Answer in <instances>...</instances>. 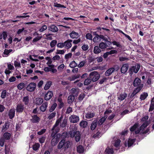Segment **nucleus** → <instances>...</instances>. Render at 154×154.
Instances as JSON below:
<instances>
[{"label": "nucleus", "mask_w": 154, "mask_h": 154, "mask_svg": "<svg viewBox=\"0 0 154 154\" xmlns=\"http://www.w3.org/2000/svg\"><path fill=\"white\" fill-rule=\"evenodd\" d=\"M63 116H62L57 119L55 122V124L54 125L52 129V133L51 134V136H53V138L51 140V144L53 146H55L58 142L59 140V137H60V134H57L56 136H54L55 134L57 133L59 130V128L57 126L61 121Z\"/></svg>", "instance_id": "1"}, {"label": "nucleus", "mask_w": 154, "mask_h": 154, "mask_svg": "<svg viewBox=\"0 0 154 154\" xmlns=\"http://www.w3.org/2000/svg\"><path fill=\"white\" fill-rule=\"evenodd\" d=\"M71 137H75L76 142L79 141L80 139V135L79 131H77L76 128H74V129L72 130L69 132Z\"/></svg>", "instance_id": "2"}, {"label": "nucleus", "mask_w": 154, "mask_h": 154, "mask_svg": "<svg viewBox=\"0 0 154 154\" xmlns=\"http://www.w3.org/2000/svg\"><path fill=\"white\" fill-rule=\"evenodd\" d=\"M89 77L93 82H95L100 78V75L97 72L94 71L90 73Z\"/></svg>", "instance_id": "3"}, {"label": "nucleus", "mask_w": 154, "mask_h": 154, "mask_svg": "<svg viewBox=\"0 0 154 154\" xmlns=\"http://www.w3.org/2000/svg\"><path fill=\"white\" fill-rule=\"evenodd\" d=\"M36 87V84L34 82H31L29 83L26 87V90L29 92H33L34 91Z\"/></svg>", "instance_id": "4"}, {"label": "nucleus", "mask_w": 154, "mask_h": 154, "mask_svg": "<svg viewBox=\"0 0 154 154\" xmlns=\"http://www.w3.org/2000/svg\"><path fill=\"white\" fill-rule=\"evenodd\" d=\"M14 67L13 65L10 63H8L7 68L5 69V73L7 75H9L11 72V70H14Z\"/></svg>", "instance_id": "5"}, {"label": "nucleus", "mask_w": 154, "mask_h": 154, "mask_svg": "<svg viewBox=\"0 0 154 154\" xmlns=\"http://www.w3.org/2000/svg\"><path fill=\"white\" fill-rule=\"evenodd\" d=\"M140 66L139 64L136 65L134 66H132L130 69L129 72L130 74H132L133 72L135 73L139 71Z\"/></svg>", "instance_id": "6"}, {"label": "nucleus", "mask_w": 154, "mask_h": 154, "mask_svg": "<svg viewBox=\"0 0 154 154\" xmlns=\"http://www.w3.org/2000/svg\"><path fill=\"white\" fill-rule=\"evenodd\" d=\"M70 122L73 123H76L78 122L79 120V117L77 116L73 115L69 117Z\"/></svg>", "instance_id": "7"}, {"label": "nucleus", "mask_w": 154, "mask_h": 154, "mask_svg": "<svg viewBox=\"0 0 154 154\" xmlns=\"http://www.w3.org/2000/svg\"><path fill=\"white\" fill-rule=\"evenodd\" d=\"M25 109L24 105L22 103L18 104L16 107L17 112L22 113Z\"/></svg>", "instance_id": "8"}, {"label": "nucleus", "mask_w": 154, "mask_h": 154, "mask_svg": "<svg viewBox=\"0 0 154 154\" xmlns=\"http://www.w3.org/2000/svg\"><path fill=\"white\" fill-rule=\"evenodd\" d=\"M72 40L71 39H68L65 41L64 42L65 48L67 49H69L72 46Z\"/></svg>", "instance_id": "9"}, {"label": "nucleus", "mask_w": 154, "mask_h": 154, "mask_svg": "<svg viewBox=\"0 0 154 154\" xmlns=\"http://www.w3.org/2000/svg\"><path fill=\"white\" fill-rule=\"evenodd\" d=\"M15 109L14 108L10 109L9 111L8 115L10 119H12L14 116Z\"/></svg>", "instance_id": "10"}, {"label": "nucleus", "mask_w": 154, "mask_h": 154, "mask_svg": "<svg viewBox=\"0 0 154 154\" xmlns=\"http://www.w3.org/2000/svg\"><path fill=\"white\" fill-rule=\"evenodd\" d=\"M129 67L128 64L125 63L123 64L121 68V71L122 73H125L127 71Z\"/></svg>", "instance_id": "11"}, {"label": "nucleus", "mask_w": 154, "mask_h": 154, "mask_svg": "<svg viewBox=\"0 0 154 154\" xmlns=\"http://www.w3.org/2000/svg\"><path fill=\"white\" fill-rule=\"evenodd\" d=\"M48 30L54 32H57L58 29L57 26L54 25H51L48 27Z\"/></svg>", "instance_id": "12"}, {"label": "nucleus", "mask_w": 154, "mask_h": 154, "mask_svg": "<svg viewBox=\"0 0 154 154\" xmlns=\"http://www.w3.org/2000/svg\"><path fill=\"white\" fill-rule=\"evenodd\" d=\"M53 93L51 91H49L45 94V99L46 100H49L53 96Z\"/></svg>", "instance_id": "13"}, {"label": "nucleus", "mask_w": 154, "mask_h": 154, "mask_svg": "<svg viewBox=\"0 0 154 154\" xmlns=\"http://www.w3.org/2000/svg\"><path fill=\"white\" fill-rule=\"evenodd\" d=\"M127 97V94L126 93L124 92L117 95L118 99L122 101L125 99Z\"/></svg>", "instance_id": "14"}, {"label": "nucleus", "mask_w": 154, "mask_h": 154, "mask_svg": "<svg viewBox=\"0 0 154 154\" xmlns=\"http://www.w3.org/2000/svg\"><path fill=\"white\" fill-rule=\"evenodd\" d=\"M69 35L71 38H77L79 36V34L74 31H72L69 34Z\"/></svg>", "instance_id": "15"}, {"label": "nucleus", "mask_w": 154, "mask_h": 154, "mask_svg": "<svg viewBox=\"0 0 154 154\" xmlns=\"http://www.w3.org/2000/svg\"><path fill=\"white\" fill-rule=\"evenodd\" d=\"M115 69L114 68L112 67L107 70L105 73L106 76H109L114 71Z\"/></svg>", "instance_id": "16"}, {"label": "nucleus", "mask_w": 154, "mask_h": 154, "mask_svg": "<svg viewBox=\"0 0 154 154\" xmlns=\"http://www.w3.org/2000/svg\"><path fill=\"white\" fill-rule=\"evenodd\" d=\"M40 120V119L37 115H35L32 116V119H31V122L34 123L38 122Z\"/></svg>", "instance_id": "17"}, {"label": "nucleus", "mask_w": 154, "mask_h": 154, "mask_svg": "<svg viewBox=\"0 0 154 154\" xmlns=\"http://www.w3.org/2000/svg\"><path fill=\"white\" fill-rule=\"evenodd\" d=\"M140 80L138 78H136L134 80L133 85L135 87H139L140 84Z\"/></svg>", "instance_id": "18"}, {"label": "nucleus", "mask_w": 154, "mask_h": 154, "mask_svg": "<svg viewBox=\"0 0 154 154\" xmlns=\"http://www.w3.org/2000/svg\"><path fill=\"white\" fill-rule=\"evenodd\" d=\"M148 125V124L147 122H144L140 127V130L138 129L137 131H135V133L136 134H138L139 133L140 130L143 129L144 128L147 126Z\"/></svg>", "instance_id": "19"}, {"label": "nucleus", "mask_w": 154, "mask_h": 154, "mask_svg": "<svg viewBox=\"0 0 154 154\" xmlns=\"http://www.w3.org/2000/svg\"><path fill=\"white\" fill-rule=\"evenodd\" d=\"M48 106V103L47 102L44 103L40 107L41 111L43 112H45Z\"/></svg>", "instance_id": "20"}, {"label": "nucleus", "mask_w": 154, "mask_h": 154, "mask_svg": "<svg viewBox=\"0 0 154 154\" xmlns=\"http://www.w3.org/2000/svg\"><path fill=\"white\" fill-rule=\"evenodd\" d=\"M11 134L10 133L8 132H5L3 135L2 137L5 140H8L10 139L11 137Z\"/></svg>", "instance_id": "21"}, {"label": "nucleus", "mask_w": 154, "mask_h": 154, "mask_svg": "<svg viewBox=\"0 0 154 154\" xmlns=\"http://www.w3.org/2000/svg\"><path fill=\"white\" fill-rule=\"evenodd\" d=\"M67 118H65L62 122L60 123V126L62 128L65 127L67 124Z\"/></svg>", "instance_id": "22"}, {"label": "nucleus", "mask_w": 154, "mask_h": 154, "mask_svg": "<svg viewBox=\"0 0 154 154\" xmlns=\"http://www.w3.org/2000/svg\"><path fill=\"white\" fill-rule=\"evenodd\" d=\"M95 116V114L94 113L89 112L86 114L85 117L88 119L92 118Z\"/></svg>", "instance_id": "23"}, {"label": "nucleus", "mask_w": 154, "mask_h": 154, "mask_svg": "<svg viewBox=\"0 0 154 154\" xmlns=\"http://www.w3.org/2000/svg\"><path fill=\"white\" fill-rule=\"evenodd\" d=\"M9 127V124L8 122H5L2 129V131L3 132L6 131Z\"/></svg>", "instance_id": "24"}, {"label": "nucleus", "mask_w": 154, "mask_h": 154, "mask_svg": "<svg viewBox=\"0 0 154 154\" xmlns=\"http://www.w3.org/2000/svg\"><path fill=\"white\" fill-rule=\"evenodd\" d=\"M148 96V94L146 92H143L140 95V99L141 100H145Z\"/></svg>", "instance_id": "25"}, {"label": "nucleus", "mask_w": 154, "mask_h": 154, "mask_svg": "<svg viewBox=\"0 0 154 154\" xmlns=\"http://www.w3.org/2000/svg\"><path fill=\"white\" fill-rule=\"evenodd\" d=\"M143 84H141L140 85L139 87H137L135 90L133 91V92L135 94H136L137 93L139 92L141 89L143 87Z\"/></svg>", "instance_id": "26"}, {"label": "nucleus", "mask_w": 154, "mask_h": 154, "mask_svg": "<svg viewBox=\"0 0 154 154\" xmlns=\"http://www.w3.org/2000/svg\"><path fill=\"white\" fill-rule=\"evenodd\" d=\"M13 50L12 49H5L4 52V55H3V56L4 57L8 56L9 55V54Z\"/></svg>", "instance_id": "27"}, {"label": "nucleus", "mask_w": 154, "mask_h": 154, "mask_svg": "<svg viewBox=\"0 0 154 154\" xmlns=\"http://www.w3.org/2000/svg\"><path fill=\"white\" fill-rule=\"evenodd\" d=\"M56 115V112H53L48 115L47 118L49 120H51L55 117Z\"/></svg>", "instance_id": "28"}, {"label": "nucleus", "mask_w": 154, "mask_h": 154, "mask_svg": "<svg viewBox=\"0 0 154 154\" xmlns=\"http://www.w3.org/2000/svg\"><path fill=\"white\" fill-rule=\"evenodd\" d=\"M74 100V97L72 95H69L68 98V102L69 103H71L73 102Z\"/></svg>", "instance_id": "29"}, {"label": "nucleus", "mask_w": 154, "mask_h": 154, "mask_svg": "<svg viewBox=\"0 0 154 154\" xmlns=\"http://www.w3.org/2000/svg\"><path fill=\"white\" fill-rule=\"evenodd\" d=\"M113 153V150L112 148H107L105 151V154H112Z\"/></svg>", "instance_id": "30"}, {"label": "nucleus", "mask_w": 154, "mask_h": 154, "mask_svg": "<svg viewBox=\"0 0 154 154\" xmlns=\"http://www.w3.org/2000/svg\"><path fill=\"white\" fill-rule=\"evenodd\" d=\"M29 97L28 96L24 97L23 99V101L25 105H27L29 103Z\"/></svg>", "instance_id": "31"}, {"label": "nucleus", "mask_w": 154, "mask_h": 154, "mask_svg": "<svg viewBox=\"0 0 154 154\" xmlns=\"http://www.w3.org/2000/svg\"><path fill=\"white\" fill-rule=\"evenodd\" d=\"M99 47L96 46L94 49V52L95 54H98L100 53L101 51V50Z\"/></svg>", "instance_id": "32"}, {"label": "nucleus", "mask_w": 154, "mask_h": 154, "mask_svg": "<svg viewBox=\"0 0 154 154\" xmlns=\"http://www.w3.org/2000/svg\"><path fill=\"white\" fill-rule=\"evenodd\" d=\"M135 141V139H129L128 141V147L131 146Z\"/></svg>", "instance_id": "33"}, {"label": "nucleus", "mask_w": 154, "mask_h": 154, "mask_svg": "<svg viewBox=\"0 0 154 154\" xmlns=\"http://www.w3.org/2000/svg\"><path fill=\"white\" fill-rule=\"evenodd\" d=\"M57 104L54 103L51 106L49 109V111L50 112H52L55 109L57 106Z\"/></svg>", "instance_id": "34"}, {"label": "nucleus", "mask_w": 154, "mask_h": 154, "mask_svg": "<svg viewBox=\"0 0 154 154\" xmlns=\"http://www.w3.org/2000/svg\"><path fill=\"white\" fill-rule=\"evenodd\" d=\"M87 122L85 121H82L80 123V126L83 128L86 127L87 126Z\"/></svg>", "instance_id": "35"}, {"label": "nucleus", "mask_w": 154, "mask_h": 154, "mask_svg": "<svg viewBox=\"0 0 154 154\" xmlns=\"http://www.w3.org/2000/svg\"><path fill=\"white\" fill-rule=\"evenodd\" d=\"M25 84L23 82H21L18 84L17 86V88L20 90L23 89L25 87Z\"/></svg>", "instance_id": "36"}, {"label": "nucleus", "mask_w": 154, "mask_h": 154, "mask_svg": "<svg viewBox=\"0 0 154 154\" xmlns=\"http://www.w3.org/2000/svg\"><path fill=\"white\" fill-rule=\"evenodd\" d=\"M107 47V45L106 43L103 42H101L99 45V47L102 49H104Z\"/></svg>", "instance_id": "37"}, {"label": "nucleus", "mask_w": 154, "mask_h": 154, "mask_svg": "<svg viewBox=\"0 0 154 154\" xmlns=\"http://www.w3.org/2000/svg\"><path fill=\"white\" fill-rule=\"evenodd\" d=\"M97 125V122L94 121L91 124V128L92 130H94L95 128L96 127Z\"/></svg>", "instance_id": "38"}, {"label": "nucleus", "mask_w": 154, "mask_h": 154, "mask_svg": "<svg viewBox=\"0 0 154 154\" xmlns=\"http://www.w3.org/2000/svg\"><path fill=\"white\" fill-rule=\"evenodd\" d=\"M53 35L51 33H49L48 34H45L44 35L45 36V38L48 40H51L52 39V37L51 35Z\"/></svg>", "instance_id": "39"}, {"label": "nucleus", "mask_w": 154, "mask_h": 154, "mask_svg": "<svg viewBox=\"0 0 154 154\" xmlns=\"http://www.w3.org/2000/svg\"><path fill=\"white\" fill-rule=\"evenodd\" d=\"M107 118V116H105L104 117H103L99 120L98 122L99 124L100 125H102L105 121Z\"/></svg>", "instance_id": "40"}, {"label": "nucleus", "mask_w": 154, "mask_h": 154, "mask_svg": "<svg viewBox=\"0 0 154 154\" xmlns=\"http://www.w3.org/2000/svg\"><path fill=\"white\" fill-rule=\"evenodd\" d=\"M64 140H61L59 143L58 146L57 148L59 149H61L63 147H64Z\"/></svg>", "instance_id": "41"}, {"label": "nucleus", "mask_w": 154, "mask_h": 154, "mask_svg": "<svg viewBox=\"0 0 154 154\" xmlns=\"http://www.w3.org/2000/svg\"><path fill=\"white\" fill-rule=\"evenodd\" d=\"M84 151V149L82 146H79L77 147V151L79 153H82Z\"/></svg>", "instance_id": "42"}, {"label": "nucleus", "mask_w": 154, "mask_h": 154, "mask_svg": "<svg viewBox=\"0 0 154 154\" xmlns=\"http://www.w3.org/2000/svg\"><path fill=\"white\" fill-rule=\"evenodd\" d=\"M40 147V144L38 143H35L32 146L33 150L36 151Z\"/></svg>", "instance_id": "43"}, {"label": "nucleus", "mask_w": 154, "mask_h": 154, "mask_svg": "<svg viewBox=\"0 0 154 154\" xmlns=\"http://www.w3.org/2000/svg\"><path fill=\"white\" fill-rule=\"evenodd\" d=\"M51 84V82L49 81L45 85L44 87V89L45 90H48L50 87Z\"/></svg>", "instance_id": "44"}, {"label": "nucleus", "mask_w": 154, "mask_h": 154, "mask_svg": "<svg viewBox=\"0 0 154 154\" xmlns=\"http://www.w3.org/2000/svg\"><path fill=\"white\" fill-rule=\"evenodd\" d=\"M92 80L91 78H87L84 82V84L85 85H89L91 82Z\"/></svg>", "instance_id": "45"}, {"label": "nucleus", "mask_w": 154, "mask_h": 154, "mask_svg": "<svg viewBox=\"0 0 154 154\" xmlns=\"http://www.w3.org/2000/svg\"><path fill=\"white\" fill-rule=\"evenodd\" d=\"M43 102V100L41 98H39L37 99L36 101V103L37 105H40Z\"/></svg>", "instance_id": "46"}, {"label": "nucleus", "mask_w": 154, "mask_h": 154, "mask_svg": "<svg viewBox=\"0 0 154 154\" xmlns=\"http://www.w3.org/2000/svg\"><path fill=\"white\" fill-rule=\"evenodd\" d=\"M69 145L70 142L69 141H65V140H64V147L65 149H67L69 147Z\"/></svg>", "instance_id": "47"}, {"label": "nucleus", "mask_w": 154, "mask_h": 154, "mask_svg": "<svg viewBox=\"0 0 154 154\" xmlns=\"http://www.w3.org/2000/svg\"><path fill=\"white\" fill-rule=\"evenodd\" d=\"M14 64L15 68H20L21 67V64L19 62L15 61L14 62Z\"/></svg>", "instance_id": "48"}, {"label": "nucleus", "mask_w": 154, "mask_h": 154, "mask_svg": "<svg viewBox=\"0 0 154 154\" xmlns=\"http://www.w3.org/2000/svg\"><path fill=\"white\" fill-rule=\"evenodd\" d=\"M47 27L46 25H44L42 26L39 29L38 31L40 32H42L47 29Z\"/></svg>", "instance_id": "49"}, {"label": "nucleus", "mask_w": 154, "mask_h": 154, "mask_svg": "<svg viewBox=\"0 0 154 154\" xmlns=\"http://www.w3.org/2000/svg\"><path fill=\"white\" fill-rule=\"evenodd\" d=\"M54 7L57 8H66V7L64 6V5H62L60 4H58L57 2L54 3Z\"/></svg>", "instance_id": "50"}, {"label": "nucleus", "mask_w": 154, "mask_h": 154, "mask_svg": "<svg viewBox=\"0 0 154 154\" xmlns=\"http://www.w3.org/2000/svg\"><path fill=\"white\" fill-rule=\"evenodd\" d=\"M138 125L137 124H135L133 126L130 128V130L131 131H133L136 130L138 127Z\"/></svg>", "instance_id": "51"}, {"label": "nucleus", "mask_w": 154, "mask_h": 154, "mask_svg": "<svg viewBox=\"0 0 154 154\" xmlns=\"http://www.w3.org/2000/svg\"><path fill=\"white\" fill-rule=\"evenodd\" d=\"M77 65L75 61H72L70 63L69 66L71 68H73L76 67Z\"/></svg>", "instance_id": "52"}, {"label": "nucleus", "mask_w": 154, "mask_h": 154, "mask_svg": "<svg viewBox=\"0 0 154 154\" xmlns=\"http://www.w3.org/2000/svg\"><path fill=\"white\" fill-rule=\"evenodd\" d=\"M86 61L85 60H83L80 62L78 66L79 68H81L84 66L86 63Z\"/></svg>", "instance_id": "53"}, {"label": "nucleus", "mask_w": 154, "mask_h": 154, "mask_svg": "<svg viewBox=\"0 0 154 154\" xmlns=\"http://www.w3.org/2000/svg\"><path fill=\"white\" fill-rule=\"evenodd\" d=\"M78 92V90L75 88H72L70 90L71 93L75 94V95H77Z\"/></svg>", "instance_id": "54"}, {"label": "nucleus", "mask_w": 154, "mask_h": 154, "mask_svg": "<svg viewBox=\"0 0 154 154\" xmlns=\"http://www.w3.org/2000/svg\"><path fill=\"white\" fill-rule=\"evenodd\" d=\"M121 141L119 139H117L116 140L114 143H113V145L116 147L119 146Z\"/></svg>", "instance_id": "55"}, {"label": "nucleus", "mask_w": 154, "mask_h": 154, "mask_svg": "<svg viewBox=\"0 0 154 154\" xmlns=\"http://www.w3.org/2000/svg\"><path fill=\"white\" fill-rule=\"evenodd\" d=\"M57 43V41L56 40H52L50 43V45L51 48H53Z\"/></svg>", "instance_id": "56"}, {"label": "nucleus", "mask_w": 154, "mask_h": 154, "mask_svg": "<svg viewBox=\"0 0 154 154\" xmlns=\"http://www.w3.org/2000/svg\"><path fill=\"white\" fill-rule=\"evenodd\" d=\"M79 78L76 75H72L71 77H69L68 79L70 81H72Z\"/></svg>", "instance_id": "57"}, {"label": "nucleus", "mask_w": 154, "mask_h": 154, "mask_svg": "<svg viewBox=\"0 0 154 154\" xmlns=\"http://www.w3.org/2000/svg\"><path fill=\"white\" fill-rule=\"evenodd\" d=\"M42 38V36H38L33 38L32 42H35L39 40Z\"/></svg>", "instance_id": "58"}, {"label": "nucleus", "mask_w": 154, "mask_h": 154, "mask_svg": "<svg viewBox=\"0 0 154 154\" xmlns=\"http://www.w3.org/2000/svg\"><path fill=\"white\" fill-rule=\"evenodd\" d=\"M5 140L3 137L0 138V145L1 146H4Z\"/></svg>", "instance_id": "59"}, {"label": "nucleus", "mask_w": 154, "mask_h": 154, "mask_svg": "<svg viewBox=\"0 0 154 154\" xmlns=\"http://www.w3.org/2000/svg\"><path fill=\"white\" fill-rule=\"evenodd\" d=\"M7 92L6 90H3L2 91L1 94V97L2 98H4L6 96Z\"/></svg>", "instance_id": "60"}, {"label": "nucleus", "mask_w": 154, "mask_h": 154, "mask_svg": "<svg viewBox=\"0 0 154 154\" xmlns=\"http://www.w3.org/2000/svg\"><path fill=\"white\" fill-rule=\"evenodd\" d=\"M2 35L4 40H5L8 36V33L6 31H3L2 33Z\"/></svg>", "instance_id": "61"}, {"label": "nucleus", "mask_w": 154, "mask_h": 154, "mask_svg": "<svg viewBox=\"0 0 154 154\" xmlns=\"http://www.w3.org/2000/svg\"><path fill=\"white\" fill-rule=\"evenodd\" d=\"M100 39L99 36H95L93 38V41L94 42H98L100 41Z\"/></svg>", "instance_id": "62"}, {"label": "nucleus", "mask_w": 154, "mask_h": 154, "mask_svg": "<svg viewBox=\"0 0 154 154\" xmlns=\"http://www.w3.org/2000/svg\"><path fill=\"white\" fill-rule=\"evenodd\" d=\"M65 66L63 64H62L59 66L57 67V69L58 71H61L64 68Z\"/></svg>", "instance_id": "63"}, {"label": "nucleus", "mask_w": 154, "mask_h": 154, "mask_svg": "<svg viewBox=\"0 0 154 154\" xmlns=\"http://www.w3.org/2000/svg\"><path fill=\"white\" fill-rule=\"evenodd\" d=\"M154 109V103L151 102L150 105V107L149 109V111H152Z\"/></svg>", "instance_id": "64"}]
</instances>
